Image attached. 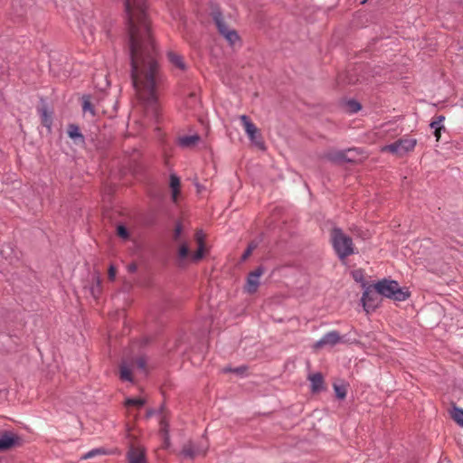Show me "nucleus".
<instances>
[{
    "label": "nucleus",
    "instance_id": "1",
    "mask_svg": "<svg viewBox=\"0 0 463 463\" xmlns=\"http://www.w3.org/2000/svg\"><path fill=\"white\" fill-rule=\"evenodd\" d=\"M147 0H125L128 19L131 77L138 99L147 112L157 117L158 89L161 83L153 40Z\"/></svg>",
    "mask_w": 463,
    "mask_h": 463
},
{
    "label": "nucleus",
    "instance_id": "2",
    "mask_svg": "<svg viewBox=\"0 0 463 463\" xmlns=\"http://www.w3.org/2000/svg\"><path fill=\"white\" fill-rule=\"evenodd\" d=\"M331 241L333 247L339 257L344 260L354 253V245L351 237L344 233L339 228H334L331 231Z\"/></svg>",
    "mask_w": 463,
    "mask_h": 463
},
{
    "label": "nucleus",
    "instance_id": "3",
    "mask_svg": "<svg viewBox=\"0 0 463 463\" xmlns=\"http://www.w3.org/2000/svg\"><path fill=\"white\" fill-rule=\"evenodd\" d=\"M373 288L377 294L396 301H404L409 298V294L394 280L383 279L373 285Z\"/></svg>",
    "mask_w": 463,
    "mask_h": 463
},
{
    "label": "nucleus",
    "instance_id": "4",
    "mask_svg": "<svg viewBox=\"0 0 463 463\" xmlns=\"http://www.w3.org/2000/svg\"><path fill=\"white\" fill-rule=\"evenodd\" d=\"M213 19L215 22L217 29L221 35L227 41L231 46L241 44V38L235 29H233L225 17L219 11H213Z\"/></svg>",
    "mask_w": 463,
    "mask_h": 463
},
{
    "label": "nucleus",
    "instance_id": "5",
    "mask_svg": "<svg viewBox=\"0 0 463 463\" xmlns=\"http://www.w3.org/2000/svg\"><path fill=\"white\" fill-rule=\"evenodd\" d=\"M357 148H349L347 150L329 149L323 153L320 157L332 163L340 164L343 162H356L360 155Z\"/></svg>",
    "mask_w": 463,
    "mask_h": 463
},
{
    "label": "nucleus",
    "instance_id": "6",
    "mask_svg": "<svg viewBox=\"0 0 463 463\" xmlns=\"http://www.w3.org/2000/svg\"><path fill=\"white\" fill-rule=\"evenodd\" d=\"M241 122L243 126V128L249 137V139L260 149H265V143L261 137V134L259 128L256 127L254 123H252L250 118L246 115H241L240 117Z\"/></svg>",
    "mask_w": 463,
    "mask_h": 463
},
{
    "label": "nucleus",
    "instance_id": "7",
    "mask_svg": "<svg viewBox=\"0 0 463 463\" xmlns=\"http://www.w3.org/2000/svg\"><path fill=\"white\" fill-rule=\"evenodd\" d=\"M416 139L411 137L401 138L398 141L382 147L383 152H390L397 156H402L412 151L416 146Z\"/></svg>",
    "mask_w": 463,
    "mask_h": 463
},
{
    "label": "nucleus",
    "instance_id": "8",
    "mask_svg": "<svg viewBox=\"0 0 463 463\" xmlns=\"http://www.w3.org/2000/svg\"><path fill=\"white\" fill-rule=\"evenodd\" d=\"M264 272L265 269L261 266L250 272L244 286V291L248 294H254L260 286V278L264 274Z\"/></svg>",
    "mask_w": 463,
    "mask_h": 463
},
{
    "label": "nucleus",
    "instance_id": "9",
    "mask_svg": "<svg viewBox=\"0 0 463 463\" xmlns=\"http://www.w3.org/2000/svg\"><path fill=\"white\" fill-rule=\"evenodd\" d=\"M341 339L342 337L337 331H330L313 345V349L318 351L325 346H334L338 344Z\"/></svg>",
    "mask_w": 463,
    "mask_h": 463
},
{
    "label": "nucleus",
    "instance_id": "10",
    "mask_svg": "<svg viewBox=\"0 0 463 463\" xmlns=\"http://www.w3.org/2000/svg\"><path fill=\"white\" fill-rule=\"evenodd\" d=\"M207 449L208 445L206 441H201L197 445L189 442L184 446L182 452L185 457L194 458L197 456H204L206 454Z\"/></svg>",
    "mask_w": 463,
    "mask_h": 463
},
{
    "label": "nucleus",
    "instance_id": "11",
    "mask_svg": "<svg viewBox=\"0 0 463 463\" xmlns=\"http://www.w3.org/2000/svg\"><path fill=\"white\" fill-rule=\"evenodd\" d=\"M20 443V437L12 431L5 430L0 434V451L8 450Z\"/></svg>",
    "mask_w": 463,
    "mask_h": 463
},
{
    "label": "nucleus",
    "instance_id": "12",
    "mask_svg": "<svg viewBox=\"0 0 463 463\" xmlns=\"http://www.w3.org/2000/svg\"><path fill=\"white\" fill-rule=\"evenodd\" d=\"M205 235L203 231H197L194 234V240L197 243L198 249L193 255H191V260L194 262H197L201 260L204 254L206 253V247L204 243Z\"/></svg>",
    "mask_w": 463,
    "mask_h": 463
},
{
    "label": "nucleus",
    "instance_id": "13",
    "mask_svg": "<svg viewBox=\"0 0 463 463\" xmlns=\"http://www.w3.org/2000/svg\"><path fill=\"white\" fill-rule=\"evenodd\" d=\"M128 463H146L145 451L141 447L131 446L128 452Z\"/></svg>",
    "mask_w": 463,
    "mask_h": 463
},
{
    "label": "nucleus",
    "instance_id": "14",
    "mask_svg": "<svg viewBox=\"0 0 463 463\" xmlns=\"http://www.w3.org/2000/svg\"><path fill=\"white\" fill-rule=\"evenodd\" d=\"M377 294L373 286H369L362 296V302L364 309L368 312L369 309H373L376 307L374 303V295Z\"/></svg>",
    "mask_w": 463,
    "mask_h": 463
},
{
    "label": "nucleus",
    "instance_id": "15",
    "mask_svg": "<svg viewBox=\"0 0 463 463\" xmlns=\"http://www.w3.org/2000/svg\"><path fill=\"white\" fill-rule=\"evenodd\" d=\"M167 58L173 67L184 71L186 70V63L184 57L175 51H168Z\"/></svg>",
    "mask_w": 463,
    "mask_h": 463
},
{
    "label": "nucleus",
    "instance_id": "16",
    "mask_svg": "<svg viewBox=\"0 0 463 463\" xmlns=\"http://www.w3.org/2000/svg\"><path fill=\"white\" fill-rule=\"evenodd\" d=\"M68 137L73 141L76 145H83L84 144V136L81 134L80 129L78 125L70 124L67 128Z\"/></svg>",
    "mask_w": 463,
    "mask_h": 463
},
{
    "label": "nucleus",
    "instance_id": "17",
    "mask_svg": "<svg viewBox=\"0 0 463 463\" xmlns=\"http://www.w3.org/2000/svg\"><path fill=\"white\" fill-rule=\"evenodd\" d=\"M38 111L43 125L50 131L52 127V111L49 110L47 105L43 100L41 106L38 108Z\"/></svg>",
    "mask_w": 463,
    "mask_h": 463
},
{
    "label": "nucleus",
    "instance_id": "18",
    "mask_svg": "<svg viewBox=\"0 0 463 463\" xmlns=\"http://www.w3.org/2000/svg\"><path fill=\"white\" fill-rule=\"evenodd\" d=\"M193 254L194 253H192L190 251V250H189V246L185 242L182 243L179 246L178 251H177V264H178V266H180V267L184 266L188 260L193 261L191 260V255H193Z\"/></svg>",
    "mask_w": 463,
    "mask_h": 463
},
{
    "label": "nucleus",
    "instance_id": "19",
    "mask_svg": "<svg viewBox=\"0 0 463 463\" xmlns=\"http://www.w3.org/2000/svg\"><path fill=\"white\" fill-rule=\"evenodd\" d=\"M146 403V400L143 398H128L124 402V405L128 410V414L132 413V409L139 411Z\"/></svg>",
    "mask_w": 463,
    "mask_h": 463
},
{
    "label": "nucleus",
    "instance_id": "20",
    "mask_svg": "<svg viewBox=\"0 0 463 463\" xmlns=\"http://www.w3.org/2000/svg\"><path fill=\"white\" fill-rule=\"evenodd\" d=\"M200 140V137L198 135H191V136H183L179 137L178 144L184 148L194 147L197 145Z\"/></svg>",
    "mask_w": 463,
    "mask_h": 463
},
{
    "label": "nucleus",
    "instance_id": "21",
    "mask_svg": "<svg viewBox=\"0 0 463 463\" xmlns=\"http://www.w3.org/2000/svg\"><path fill=\"white\" fill-rule=\"evenodd\" d=\"M311 382V390L313 392H318L324 389V378L321 373H315L309 376Z\"/></svg>",
    "mask_w": 463,
    "mask_h": 463
},
{
    "label": "nucleus",
    "instance_id": "22",
    "mask_svg": "<svg viewBox=\"0 0 463 463\" xmlns=\"http://www.w3.org/2000/svg\"><path fill=\"white\" fill-rule=\"evenodd\" d=\"M170 188L172 190V200L176 203L180 194V179L174 174L170 175Z\"/></svg>",
    "mask_w": 463,
    "mask_h": 463
},
{
    "label": "nucleus",
    "instance_id": "23",
    "mask_svg": "<svg viewBox=\"0 0 463 463\" xmlns=\"http://www.w3.org/2000/svg\"><path fill=\"white\" fill-rule=\"evenodd\" d=\"M1 255L5 260H8L10 262L13 261L14 258H16L14 248L11 244L4 245L0 250Z\"/></svg>",
    "mask_w": 463,
    "mask_h": 463
},
{
    "label": "nucleus",
    "instance_id": "24",
    "mask_svg": "<svg viewBox=\"0 0 463 463\" xmlns=\"http://www.w3.org/2000/svg\"><path fill=\"white\" fill-rule=\"evenodd\" d=\"M82 110L85 114L90 113L91 116H95L94 107L90 96H84L82 98Z\"/></svg>",
    "mask_w": 463,
    "mask_h": 463
},
{
    "label": "nucleus",
    "instance_id": "25",
    "mask_svg": "<svg viewBox=\"0 0 463 463\" xmlns=\"http://www.w3.org/2000/svg\"><path fill=\"white\" fill-rule=\"evenodd\" d=\"M452 419L461 427H463V410L454 408L451 412Z\"/></svg>",
    "mask_w": 463,
    "mask_h": 463
},
{
    "label": "nucleus",
    "instance_id": "26",
    "mask_svg": "<svg viewBox=\"0 0 463 463\" xmlns=\"http://www.w3.org/2000/svg\"><path fill=\"white\" fill-rule=\"evenodd\" d=\"M161 431L164 432L165 435V447L167 448L169 446V437H168V423L165 418L160 420Z\"/></svg>",
    "mask_w": 463,
    "mask_h": 463
},
{
    "label": "nucleus",
    "instance_id": "27",
    "mask_svg": "<svg viewBox=\"0 0 463 463\" xmlns=\"http://www.w3.org/2000/svg\"><path fill=\"white\" fill-rule=\"evenodd\" d=\"M120 379L123 381H132L131 371L124 364L120 365Z\"/></svg>",
    "mask_w": 463,
    "mask_h": 463
},
{
    "label": "nucleus",
    "instance_id": "28",
    "mask_svg": "<svg viewBox=\"0 0 463 463\" xmlns=\"http://www.w3.org/2000/svg\"><path fill=\"white\" fill-rule=\"evenodd\" d=\"M334 390L335 392V395L339 399H345L347 393V388L345 384H334Z\"/></svg>",
    "mask_w": 463,
    "mask_h": 463
},
{
    "label": "nucleus",
    "instance_id": "29",
    "mask_svg": "<svg viewBox=\"0 0 463 463\" xmlns=\"http://www.w3.org/2000/svg\"><path fill=\"white\" fill-rule=\"evenodd\" d=\"M258 247V242L255 241H252L249 243L246 250L244 251V253L242 254V260H246L250 255L251 253L253 252V250Z\"/></svg>",
    "mask_w": 463,
    "mask_h": 463
},
{
    "label": "nucleus",
    "instance_id": "30",
    "mask_svg": "<svg viewBox=\"0 0 463 463\" xmlns=\"http://www.w3.org/2000/svg\"><path fill=\"white\" fill-rule=\"evenodd\" d=\"M445 119V117L442 116V115H439L437 117H435V118L431 121L430 123V128L434 130L438 129V128H444L443 125H442V122L444 121Z\"/></svg>",
    "mask_w": 463,
    "mask_h": 463
},
{
    "label": "nucleus",
    "instance_id": "31",
    "mask_svg": "<svg viewBox=\"0 0 463 463\" xmlns=\"http://www.w3.org/2000/svg\"><path fill=\"white\" fill-rule=\"evenodd\" d=\"M105 454V450L103 449H94L88 453H86L84 456L81 457V459H88L91 458L93 457H96L98 455H103Z\"/></svg>",
    "mask_w": 463,
    "mask_h": 463
},
{
    "label": "nucleus",
    "instance_id": "32",
    "mask_svg": "<svg viewBox=\"0 0 463 463\" xmlns=\"http://www.w3.org/2000/svg\"><path fill=\"white\" fill-rule=\"evenodd\" d=\"M182 232H183L182 225L180 223L176 224L174 233H173V239L175 241H180Z\"/></svg>",
    "mask_w": 463,
    "mask_h": 463
},
{
    "label": "nucleus",
    "instance_id": "33",
    "mask_svg": "<svg viewBox=\"0 0 463 463\" xmlns=\"http://www.w3.org/2000/svg\"><path fill=\"white\" fill-rule=\"evenodd\" d=\"M347 108L350 112H357L358 110H360L361 106L355 100H350L347 103Z\"/></svg>",
    "mask_w": 463,
    "mask_h": 463
},
{
    "label": "nucleus",
    "instance_id": "34",
    "mask_svg": "<svg viewBox=\"0 0 463 463\" xmlns=\"http://www.w3.org/2000/svg\"><path fill=\"white\" fill-rule=\"evenodd\" d=\"M117 233L119 237L123 238V239H127L128 237V230L126 229V227H124L123 225H118V228H117Z\"/></svg>",
    "mask_w": 463,
    "mask_h": 463
},
{
    "label": "nucleus",
    "instance_id": "35",
    "mask_svg": "<svg viewBox=\"0 0 463 463\" xmlns=\"http://www.w3.org/2000/svg\"><path fill=\"white\" fill-rule=\"evenodd\" d=\"M116 273H117L116 269L113 266H110L109 269V273H108L109 279L110 280H114V279L116 277Z\"/></svg>",
    "mask_w": 463,
    "mask_h": 463
},
{
    "label": "nucleus",
    "instance_id": "36",
    "mask_svg": "<svg viewBox=\"0 0 463 463\" xmlns=\"http://www.w3.org/2000/svg\"><path fill=\"white\" fill-rule=\"evenodd\" d=\"M244 370H245V368H244V367H238V368H236V369H234V370H232L231 368H225V369H223V371H224V372H235V373H243V372H244Z\"/></svg>",
    "mask_w": 463,
    "mask_h": 463
},
{
    "label": "nucleus",
    "instance_id": "37",
    "mask_svg": "<svg viewBox=\"0 0 463 463\" xmlns=\"http://www.w3.org/2000/svg\"><path fill=\"white\" fill-rule=\"evenodd\" d=\"M137 364L139 368L145 369L146 367V361L144 358H139L137 361Z\"/></svg>",
    "mask_w": 463,
    "mask_h": 463
},
{
    "label": "nucleus",
    "instance_id": "38",
    "mask_svg": "<svg viewBox=\"0 0 463 463\" xmlns=\"http://www.w3.org/2000/svg\"><path fill=\"white\" fill-rule=\"evenodd\" d=\"M442 129H443V128H438V129L434 130V136H435V137H436V140H437V141H439V138H440V136H441V130H442Z\"/></svg>",
    "mask_w": 463,
    "mask_h": 463
},
{
    "label": "nucleus",
    "instance_id": "39",
    "mask_svg": "<svg viewBox=\"0 0 463 463\" xmlns=\"http://www.w3.org/2000/svg\"><path fill=\"white\" fill-rule=\"evenodd\" d=\"M361 273L359 271H355L354 274V278L355 280H360L361 279Z\"/></svg>",
    "mask_w": 463,
    "mask_h": 463
},
{
    "label": "nucleus",
    "instance_id": "40",
    "mask_svg": "<svg viewBox=\"0 0 463 463\" xmlns=\"http://www.w3.org/2000/svg\"><path fill=\"white\" fill-rule=\"evenodd\" d=\"M137 269V266L135 264H131L128 266L129 271H135Z\"/></svg>",
    "mask_w": 463,
    "mask_h": 463
},
{
    "label": "nucleus",
    "instance_id": "41",
    "mask_svg": "<svg viewBox=\"0 0 463 463\" xmlns=\"http://www.w3.org/2000/svg\"><path fill=\"white\" fill-rule=\"evenodd\" d=\"M151 415H152V411H148L147 416H151Z\"/></svg>",
    "mask_w": 463,
    "mask_h": 463
},
{
    "label": "nucleus",
    "instance_id": "42",
    "mask_svg": "<svg viewBox=\"0 0 463 463\" xmlns=\"http://www.w3.org/2000/svg\"><path fill=\"white\" fill-rule=\"evenodd\" d=\"M366 1H367V0H364V1L362 2V4H364Z\"/></svg>",
    "mask_w": 463,
    "mask_h": 463
}]
</instances>
